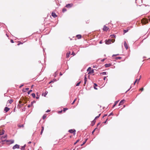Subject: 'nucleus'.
I'll return each instance as SVG.
<instances>
[{"instance_id": "obj_16", "label": "nucleus", "mask_w": 150, "mask_h": 150, "mask_svg": "<svg viewBox=\"0 0 150 150\" xmlns=\"http://www.w3.org/2000/svg\"><path fill=\"white\" fill-rule=\"evenodd\" d=\"M4 131L3 130H0V135H1L4 134Z\"/></svg>"}, {"instance_id": "obj_38", "label": "nucleus", "mask_w": 150, "mask_h": 150, "mask_svg": "<svg viewBox=\"0 0 150 150\" xmlns=\"http://www.w3.org/2000/svg\"><path fill=\"white\" fill-rule=\"evenodd\" d=\"M81 82H79L78 83H77L76 85V86H79Z\"/></svg>"}, {"instance_id": "obj_47", "label": "nucleus", "mask_w": 150, "mask_h": 150, "mask_svg": "<svg viewBox=\"0 0 150 150\" xmlns=\"http://www.w3.org/2000/svg\"><path fill=\"white\" fill-rule=\"evenodd\" d=\"M71 54L73 55V56H74L75 55V53L74 52H73Z\"/></svg>"}, {"instance_id": "obj_29", "label": "nucleus", "mask_w": 150, "mask_h": 150, "mask_svg": "<svg viewBox=\"0 0 150 150\" xmlns=\"http://www.w3.org/2000/svg\"><path fill=\"white\" fill-rule=\"evenodd\" d=\"M7 137V135H5L4 136H2L1 138V139H5Z\"/></svg>"}, {"instance_id": "obj_55", "label": "nucleus", "mask_w": 150, "mask_h": 150, "mask_svg": "<svg viewBox=\"0 0 150 150\" xmlns=\"http://www.w3.org/2000/svg\"><path fill=\"white\" fill-rule=\"evenodd\" d=\"M107 119L105 121V122H104V123H105V124L106 123V121H107Z\"/></svg>"}, {"instance_id": "obj_34", "label": "nucleus", "mask_w": 150, "mask_h": 150, "mask_svg": "<svg viewBox=\"0 0 150 150\" xmlns=\"http://www.w3.org/2000/svg\"><path fill=\"white\" fill-rule=\"evenodd\" d=\"M87 140V139H86L85 141L82 144H81V146H82L86 142Z\"/></svg>"}, {"instance_id": "obj_57", "label": "nucleus", "mask_w": 150, "mask_h": 150, "mask_svg": "<svg viewBox=\"0 0 150 150\" xmlns=\"http://www.w3.org/2000/svg\"><path fill=\"white\" fill-rule=\"evenodd\" d=\"M117 58L118 59H121L122 58L120 57H117Z\"/></svg>"}, {"instance_id": "obj_60", "label": "nucleus", "mask_w": 150, "mask_h": 150, "mask_svg": "<svg viewBox=\"0 0 150 150\" xmlns=\"http://www.w3.org/2000/svg\"><path fill=\"white\" fill-rule=\"evenodd\" d=\"M102 43V41H100V44H101Z\"/></svg>"}, {"instance_id": "obj_12", "label": "nucleus", "mask_w": 150, "mask_h": 150, "mask_svg": "<svg viewBox=\"0 0 150 150\" xmlns=\"http://www.w3.org/2000/svg\"><path fill=\"white\" fill-rule=\"evenodd\" d=\"M7 142H8V144H12L14 143V141L13 140H6Z\"/></svg>"}, {"instance_id": "obj_50", "label": "nucleus", "mask_w": 150, "mask_h": 150, "mask_svg": "<svg viewBox=\"0 0 150 150\" xmlns=\"http://www.w3.org/2000/svg\"><path fill=\"white\" fill-rule=\"evenodd\" d=\"M22 103V101H21V100L19 101V103L21 104Z\"/></svg>"}, {"instance_id": "obj_31", "label": "nucleus", "mask_w": 150, "mask_h": 150, "mask_svg": "<svg viewBox=\"0 0 150 150\" xmlns=\"http://www.w3.org/2000/svg\"><path fill=\"white\" fill-rule=\"evenodd\" d=\"M32 96L34 98H35V95L34 93H33L32 94Z\"/></svg>"}, {"instance_id": "obj_10", "label": "nucleus", "mask_w": 150, "mask_h": 150, "mask_svg": "<svg viewBox=\"0 0 150 150\" xmlns=\"http://www.w3.org/2000/svg\"><path fill=\"white\" fill-rule=\"evenodd\" d=\"M125 102V100H122L120 102L119 105H123Z\"/></svg>"}, {"instance_id": "obj_53", "label": "nucleus", "mask_w": 150, "mask_h": 150, "mask_svg": "<svg viewBox=\"0 0 150 150\" xmlns=\"http://www.w3.org/2000/svg\"><path fill=\"white\" fill-rule=\"evenodd\" d=\"M148 18H149V21H150V16H149L148 17Z\"/></svg>"}, {"instance_id": "obj_26", "label": "nucleus", "mask_w": 150, "mask_h": 150, "mask_svg": "<svg viewBox=\"0 0 150 150\" xmlns=\"http://www.w3.org/2000/svg\"><path fill=\"white\" fill-rule=\"evenodd\" d=\"M96 122V121L95 120H94L92 122V126H93L95 124V123Z\"/></svg>"}, {"instance_id": "obj_64", "label": "nucleus", "mask_w": 150, "mask_h": 150, "mask_svg": "<svg viewBox=\"0 0 150 150\" xmlns=\"http://www.w3.org/2000/svg\"><path fill=\"white\" fill-rule=\"evenodd\" d=\"M33 85H32L31 86V88H33Z\"/></svg>"}, {"instance_id": "obj_11", "label": "nucleus", "mask_w": 150, "mask_h": 150, "mask_svg": "<svg viewBox=\"0 0 150 150\" xmlns=\"http://www.w3.org/2000/svg\"><path fill=\"white\" fill-rule=\"evenodd\" d=\"M10 110V108L7 107H5L4 109V111L5 112H7Z\"/></svg>"}, {"instance_id": "obj_42", "label": "nucleus", "mask_w": 150, "mask_h": 150, "mask_svg": "<svg viewBox=\"0 0 150 150\" xmlns=\"http://www.w3.org/2000/svg\"><path fill=\"white\" fill-rule=\"evenodd\" d=\"M79 139L78 140H77L76 141V142H75L74 144V145H75L78 142H79Z\"/></svg>"}, {"instance_id": "obj_51", "label": "nucleus", "mask_w": 150, "mask_h": 150, "mask_svg": "<svg viewBox=\"0 0 150 150\" xmlns=\"http://www.w3.org/2000/svg\"><path fill=\"white\" fill-rule=\"evenodd\" d=\"M62 112V110H61V111H59V113H61Z\"/></svg>"}, {"instance_id": "obj_5", "label": "nucleus", "mask_w": 150, "mask_h": 150, "mask_svg": "<svg viewBox=\"0 0 150 150\" xmlns=\"http://www.w3.org/2000/svg\"><path fill=\"white\" fill-rule=\"evenodd\" d=\"M109 28L108 27L106 26L105 25H104L103 27V31H107V30L109 29Z\"/></svg>"}, {"instance_id": "obj_8", "label": "nucleus", "mask_w": 150, "mask_h": 150, "mask_svg": "<svg viewBox=\"0 0 150 150\" xmlns=\"http://www.w3.org/2000/svg\"><path fill=\"white\" fill-rule=\"evenodd\" d=\"M19 148V146L18 144H16L14 145L13 147V149H18Z\"/></svg>"}, {"instance_id": "obj_15", "label": "nucleus", "mask_w": 150, "mask_h": 150, "mask_svg": "<svg viewBox=\"0 0 150 150\" xmlns=\"http://www.w3.org/2000/svg\"><path fill=\"white\" fill-rule=\"evenodd\" d=\"M35 101H32L31 102V104L30 105H29L28 106V108H30V107L31 106H33V103H35Z\"/></svg>"}, {"instance_id": "obj_27", "label": "nucleus", "mask_w": 150, "mask_h": 150, "mask_svg": "<svg viewBox=\"0 0 150 150\" xmlns=\"http://www.w3.org/2000/svg\"><path fill=\"white\" fill-rule=\"evenodd\" d=\"M67 11V9L65 8H64L62 9V12L64 13Z\"/></svg>"}, {"instance_id": "obj_44", "label": "nucleus", "mask_w": 150, "mask_h": 150, "mask_svg": "<svg viewBox=\"0 0 150 150\" xmlns=\"http://www.w3.org/2000/svg\"><path fill=\"white\" fill-rule=\"evenodd\" d=\"M25 148H24V147H23V146L21 147V150H24Z\"/></svg>"}, {"instance_id": "obj_14", "label": "nucleus", "mask_w": 150, "mask_h": 150, "mask_svg": "<svg viewBox=\"0 0 150 150\" xmlns=\"http://www.w3.org/2000/svg\"><path fill=\"white\" fill-rule=\"evenodd\" d=\"M52 17L54 18L56 17L57 16L55 13L53 12L52 13Z\"/></svg>"}, {"instance_id": "obj_17", "label": "nucleus", "mask_w": 150, "mask_h": 150, "mask_svg": "<svg viewBox=\"0 0 150 150\" xmlns=\"http://www.w3.org/2000/svg\"><path fill=\"white\" fill-rule=\"evenodd\" d=\"M87 81V79L86 78V75H85V78H84V86H85V84L86 83Z\"/></svg>"}, {"instance_id": "obj_22", "label": "nucleus", "mask_w": 150, "mask_h": 150, "mask_svg": "<svg viewBox=\"0 0 150 150\" xmlns=\"http://www.w3.org/2000/svg\"><path fill=\"white\" fill-rule=\"evenodd\" d=\"M41 128H42V129H41V132H40V134H42V133L44 131V127H43V126H42L41 127Z\"/></svg>"}, {"instance_id": "obj_54", "label": "nucleus", "mask_w": 150, "mask_h": 150, "mask_svg": "<svg viewBox=\"0 0 150 150\" xmlns=\"http://www.w3.org/2000/svg\"><path fill=\"white\" fill-rule=\"evenodd\" d=\"M113 115L112 113V112L108 116H110L111 115Z\"/></svg>"}, {"instance_id": "obj_61", "label": "nucleus", "mask_w": 150, "mask_h": 150, "mask_svg": "<svg viewBox=\"0 0 150 150\" xmlns=\"http://www.w3.org/2000/svg\"><path fill=\"white\" fill-rule=\"evenodd\" d=\"M100 122L98 123L97 124V126H98V125H100Z\"/></svg>"}, {"instance_id": "obj_28", "label": "nucleus", "mask_w": 150, "mask_h": 150, "mask_svg": "<svg viewBox=\"0 0 150 150\" xmlns=\"http://www.w3.org/2000/svg\"><path fill=\"white\" fill-rule=\"evenodd\" d=\"M94 89H97V88H96V86H97V85L95 83H94Z\"/></svg>"}, {"instance_id": "obj_30", "label": "nucleus", "mask_w": 150, "mask_h": 150, "mask_svg": "<svg viewBox=\"0 0 150 150\" xmlns=\"http://www.w3.org/2000/svg\"><path fill=\"white\" fill-rule=\"evenodd\" d=\"M77 100V98H76L74 100L73 102V103H71V105H73L74 103Z\"/></svg>"}, {"instance_id": "obj_23", "label": "nucleus", "mask_w": 150, "mask_h": 150, "mask_svg": "<svg viewBox=\"0 0 150 150\" xmlns=\"http://www.w3.org/2000/svg\"><path fill=\"white\" fill-rule=\"evenodd\" d=\"M41 128H42V129H41V132H40V134H42V133L44 131V127H43V126H42L41 127Z\"/></svg>"}, {"instance_id": "obj_56", "label": "nucleus", "mask_w": 150, "mask_h": 150, "mask_svg": "<svg viewBox=\"0 0 150 150\" xmlns=\"http://www.w3.org/2000/svg\"><path fill=\"white\" fill-rule=\"evenodd\" d=\"M107 115L105 114L104 116L103 117V118L104 117L106 116H107Z\"/></svg>"}, {"instance_id": "obj_24", "label": "nucleus", "mask_w": 150, "mask_h": 150, "mask_svg": "<svg viewBox=\"0 0 150 150\" xmlns=\"http://www.w3.org/2000/svg\"><path fill=\"white\" fill-rule=\"evenodd\" d=\"M119 101H117L115 102V104L114 105L113 108L118 103Z\"/></svg>"}, {"instance_id": "obj_7", "label": "nucleus", "mask_w": 150, "mask_h": 150, "mask_svg": "<svg viewBox=\"0 0 150 150\" xmlns=\"http://www.w3.org/2000/svg\"><path fill=\"white\" fill-rule=\"evenodd\" d=\"M124 45L126 49L127 50L128 48V47L125 41L124 42Z\"/></svg>"}, {"instance_id": "obj_18", "label": "nucleus", "mask_w": 150, "mask_h": 150, "mask_svg": "<svg viewBox=\"0 0 150 150\" xmlns=\"http://www.w3.org/2000/svg\"><path fill=\"white\" fill-rule=\"evenodd\" d=\"M111 65V64H106L105 65V67H110Z\"/></svg>"}, {"instance_id": "obj_6", "label": "nucleus", "mask_w": 150, "mask_h": 150, "mask_svg": "<svg viewBox=\"0 0 150 150\" xmlns=\"http://www.w3.org/2000/svg\"><path fill=\"white\" fill-rule=\"evenodd\" d=\"M76 132V130L74 129H70L69 130V132L70 133H74V135H75V132Z\"/></svg>"}, {"instance_id": "obj_21", "label": "nucleus", "mask_w": 150, "mask_h": 150, "mask_svg": "<svg viewBox=\"0 0 150 150\" xmlns=\"http://www.w3.org/2000/svg\"><path fill=\"white\" fill-rule=\"evenodd\" d=\"M29 89L28 88H26L25 89H23V92H26V91H28Z\"/></svg>"}, {"instance_id": "obj_20", "label": "nucleus", "mask_w": 150, "mask_h": 150, "mask_svg": "<svg viewBox=\"0 0 150 150\" xmlns=\"http://www.w3.org/2000/svg\"><path fill=\"white\" fill-rule=\"evenodd\" d=\"M76 37L78 39H80L81 38V35H76Z\"/></svg>"}, {"instance_id": "obj_45", "label": "nucleus", "mask_w": 150, "mask_h": 150, "mask_svg": "<svg viewBox=\"0 0 150 150\" xmlns=\"http://www.w3.org/2000/svg\"><path fill=\"white\" fill-rule=\"evenodd\" d=\"M140 91H143L144 90V88H140L139 89Z\"/></svg>"}, {"instance_id": "obj_49", "label": "nucleus", "mask_w": 150, "mask_h": 150, "mask_svg": "<svg viewBox=\"0 0 150 150\" xmlns=\"http://www.w3.org/2000/svg\"><path fill=\"white\" fill-rule=\"evenodd\" d=\"M50 110H47L46 111V112H50Z\"/></svg>"}, {"instance_id": "obj_37", "label": "nucleus", "mask_w": 150, "mask_h": 150, "mask_svg": "<svg viewBox=\"0 0 150 150\" xmlns=\"http://www.w3.org/2000/svg\"><path fill=\"white\" fill-rule=\"evenodd\" d=\"M38 93H37V96L36 97V98L37 99H38L39 98V96L38 95Z\"/></svg>"}, {"instance_id": "obj_59", "label": "nucleus", "mask_w": 150, "mask_h": 150, "mask_svg": "<svg viewBox=\"0 0 150 150\" xmlns=\"http://www.w3.org/2000/svg\"><path fill=\"white\" fill-rule=\"evenodd\" d=\"M137 82V81H135L134 83V85L135 83Z\"/></svg>"}, {"instance_id": "obj_4", "label": "nucleus", "mask_w": 150, "mask_h": 150, "mask_svg": "<svg viewBox=\"0 0 150 150\" xmlns=\"http://www.w3.org/2000/svg\"><path fill=\"white\" fill-rule=\"evenodd\" d=\"M13 100L11 99L10 100H9L8 102H7L6 106H9V105H8V104H11V103L13 102Z\"/></svg>"}, {"instance_id": "obj_48", "label": "nucleus", "mask_w": 150, "mask_h": 150, "mask_svg": "<svg viewBox=\"0 0 150 150\" xmlns=\"http://www.w3.org/2000/svg\"><path fill=\"white\" fill-rule=\"evenodd\" d=\"M18 127H23V125H21V126H19V125H18Z\"/></svg>"}, {"instance_id": "obj_33", "label": "nucleus", "mask_w": 150, "mask_h": 150, "mask_svg": "<svg viewBox=\"0 0 150 150\" xmlns=\"http://www.w3.org/2000/svg\"><path fill=\"white\" fill-rule=\"evenodd\" d=\"M46 117V115H43V116L42 118L43 120H44L45 119Z\"/></svg>"}, {"instance_id": "obj_32", "label": "nucleus", "mask_w": 150, "mask_h": 150, "mask_svg": "<svg viewBox=\"0 0 150 150\" xmlns=\"http://www.w3.org/2000/svg\"><path fill=\"white\" fill-rule=\"evenodd\" d=\"M100 114H99L98 116L96 117L94 120H96V119H97L99 117V116H100Z\"/></svg>"}, {"instance_id": "obj_25", "label": "nucleus", "mask_w": 150, "mask_h": 150, "mask_svg": "<svg viewBox=\"0 0 150 150\" xmlns=\"http://www.w3.org/2000/svg\"><path fill=\"white\" fill-rule=\"evenodd\" d=\"M70 54V52H69L67 53V54H66V57H69Z\"/></svg>"}, {"instance_id": "obj_41", "label": "nucleus", "mask_w": 150, "mask_h": 150, "mask_svg": "<svg viewBox=\"0 0 150 150\" xmlns=\"http://www.w3.org/2000/svg\"><path fill=\"white\" fill-rule=\"evenodd\" d=\"M101 74L103 75H105L106 74V73L105 72H104L101 73Z\"/></svg>"}, {"instance_id": "obj_13", "label": "nucleus", "mask_w": 150, "mask_h": 150, "mask_svg": "<svg viewBox=\"0 0 150 150\" xmlns=\"http://www.w3.org/2000/svg\"><path fill=\"white\" fill-rule=\"evenodd\" d=\"M130 30V28H127L126 30H124L123 32H124V34L125 33L128 32L129 30Z\"/></svg>"}, {"instance_id": "obj_36", "label": "nucleus", "mask_w": 150, "mask_h": 150, "mask_svg": "<svg viewBox=\"0 0 150 150\" xmlns=\"http://www.w3.org/2000/svg\"><path fill=\"white\" fill-rule=\"evenodd\" d=\"M110 37L112 38H115V36L114 35H111Z\"/></svg>"}, {"instance_id": "obj_2", "label": "nucleus", "mask_w": 150, "mask_h": 150, "mask_svg": "<svg viewBox=\"0 0 150 150\" xmlns=\"http://www.w3.org/2000/svg\"><path fill=\"white\" fill-rule=\"evenodd\" d=\"M141 22L142 24H145L148 23V20L146 18H143Z\"/></svg>"}, {"instance_id": "obj_3", "label": "nucleus", "mask_w": 150, "mask_h": 150, "mask_svg": "<svg viewBox=\"0 0 150 150\" xmlns=\"http://www.w3.org/2000/svg\"><path fill=\"white\" fill-rule=\"evenodd\" d=\"M87 71L89 72L88 74H93L94 73L93 70H91V68L90 67H89L88 68Z\"/></svg>"}, {"instance_id": "obj_43", "label": "nucleus", "mask_w": 150, "mask_h": 150, "mask_svg": "<svg viewBox=\"0 0 150 150\" xmlns=\"http://www.w3.org/2000/svg\"><path fill=\"white\" fill-rule=\"evenodd\" d=\"M97 129V128H96L92 132V134H93V133L96 130V129Z\"/></svg>"}, {"instance_id": "obj_39", "label": "nucleus", "mask_w": 150, "mask_h": 150, "mask_svg": "<svg viewBox=\"0 0 150 150\" xmlns=\"http://www.w3.org/2000/svg\"><path fill=\"white\" fill-rule=\"evenodd\" d=\"M23 103L24 104L26 103H27L26 100H25V99L24 100Z\"/></svg>"}, {"instance_id": "obj_40", "label": "nucleus", "mask_w": 150, "mask_h": 150, "mask_svg": "<svg viewBox=\"0 0 150 150\" xmlns=\"http://www.w3.org/2000/svg\"><path fill=\"white\" fill-rule=\"evenodd\" d=\"M32 90H30V91H29L28 92V94H29L30 92H32Z\"/></svg>"}, {"instance_id": "obj_62", "label": "nucleus", "mask_w": 150, "mask_h": 150, "mask_svg": "<svg viewBox=\"0 0 150 150\" xmlns=\"http://www.w3.org/2000/svg\"><path fill=\"white\" fill-rule=\"evenodd\" d=\"M62 74L60 72V75L62 76Z\"/></svg>"}, {"instance_id": "obj_63", "label": "nucleus", "mask_w": 150, "mask_h": 150, "mask_svg": "<svg viewBox=\"0 0 150 150\" xmlns=\"http://www.w3.org/2000/svg\"><path fill=\"white\" fill-rule=\"evenodd\" d=\"M106 77H105L103 79L104 80H105V79Z\"/></svg>"}, {"instance_id": "obj_52", "label": "nucleus", "mask_w": 150, "mask_h": 150, "mask_svg": "<svg viewBox=\"0 0 150 150\" xmlns=\"http://www.w3.org/2000/svg\"><path fill=\"white\" fill-rule=\"evenodd\" d=\"M11 43H13L14 42L13 41V40H11Z\"/></svg>"}, {"instance_id": "obj_35", "label": "nucleus", "mask_w": 150, "mask_h": 150, "mask_svg": "<svg viewBox=\"0 0 150 150\" xmlns=\"http://www.w3.org/2000/svg\"><path fill=\"white\" fill-rule=\"evenodd\" d=\"M68 109L67 108H64L63 110V111L64 112H65L66 110H67Z\"/></svg>"}, {"instance_id": "obj_58", "label": "nucleus", "mask_w": 150, "mask_h": 150, "mask_svg": "<svg viewBox=\"0 0 150 150\" xmlns=\"http://www.w3.org/2000/svg\"><path fill=\"white\" fill-rule=\"evenodd\" d=\"M137 82V81H135L134 83V85L135 83Z\"/></svg>"}, {"instance_id": "obj_19", "label": "nucleus", "mask_w": 150, "mask_h": 150, "mask_svg": "<svg viewBox=\"0 0 150 150\" xmlns=\"http://www.w3.org/2000/svg\"><path fill=\"white\" fill-rule=\"evenodd\" d=\"M47 93V91H45V93H43L42 94V96L45 97Z\"/></svg>"}, {"instance_id": "obj_46", "label": "nucleus", "mask_w": 150, "mask_h": 150, "mask_svg": "<svg viewBox=\"0 0 150 150\" xmlns=\"http://www.w3.org/2000/svg\"><path fill=\"white\" fill-rule=\"evenodd\" d=\"M139 80H140V79H137L135 81H137V83H138L139 81Z\"/></svg>"}, {"instance_id": "obj_1", "label": "nucleus", "mask_w": 150, "mask_h": 150, "mask_svg": "<svg viewBox=\"0 0 150 150\" xmlns=\"http://www.w3.org/2000/svg\"><path fill=\"white\" fill-rule=\"evenodd\" d=\"M115 41V40L112 39V40L109 39L108 40H105V44L107 45H109L111 43V42L113 43Z\"/></svg>"}, {"instance_id": "obj_9", "label": "nucleus", "mask_w": 150, "mask_h": 150, "mask_svg": "<svg viewBox=\"0 0 150 150\" xmlns=\"http://www.w3.org/2000/svg\"><path fill=\"white\" fill-rule=\"evenodd\" d=\"M73 4H67L65 7L67 8H70L71 7H72L73 6Z\"/></svg>"}]
</instances>
